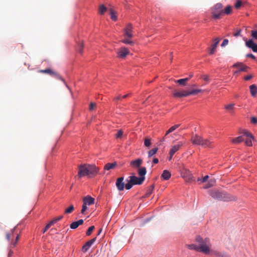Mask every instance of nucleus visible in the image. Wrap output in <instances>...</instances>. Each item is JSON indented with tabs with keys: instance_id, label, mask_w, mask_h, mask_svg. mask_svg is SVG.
I'll use <instances>...</instances> for the list:
<instances>
[{
	"instance_id": "nucleus-1",
	"label": "nucleus",
	"mask_w": 257,
	"mask_h": 257,
	"mask_svg": "<svg viewBox=\"0 0 257 257\" xmlns=\"http://www.w3.org/2000/svg\"><path fill=\"white\" fill-rule=\"evenodd\" d=\"M98 168L95 165H81L79 166L78 175L79 178L86 176L89 177H92L98 174Z\"/></svg>"
},
{
	"instance_id": "nucleus-2",
	"label": "nucleus",
	"mask_w": 257,
	"mask_h": 257,
	"mask_svg": "<svg viewBox=\"0 0 257 257\" xmlns=\"http://www.w3.org/2000/svg\"><path fill=\"white\" fill-rule=\"evenodd\" d=\"M191 142L193 145H200L204 148L213 147V142L211 140L203 139L197 134L192 135Z\"/></svg>"
},
{
	"instance_id": "nucleus-3",
	"label": "nucleus",
	"mask_w": 257,
	"mask_h": 257,
	"mask_svg": "<svg viewBox=\"0 0 257 257\" xmlns=\"http://www.w3.org/2000/svg\"><path fill=\"white\" fill-rule=\"evenodd\" d=\"M196 240L199 244V251L205 254L209 253L211 247V244L209 238H205V239H203L200 236H198L196 238Z\"/></svg>"
},
{
	"instance_id": "nucleus-4",
	"label": "nucleus",
	"mask_w": 257,
	"mask_h": 257,
	"mask_svg": "<svg viewBox=\"0 0 257 257\" xmlns=\"http://www.w3.org/2000/svg\"><path fill=\"white\" fill-rule=\"evenodd\" d=\"M209 194L212 198L220 201H228L234 199L232 197L229 196L228 194L218 190H211L209 192Z\"/></svg>"
},
{
	"instance_id": "nucleus-5",
	"label": "nucleus",
	"mask_w": 257,
	"mask_h": 257,
	"mask_svg": "<svg viewBox=\"0 0 257 257\" xmlns=\"http://www.w3.org/2000/svg\"><path fill=\"white\" fill-rule=\"evenodd\" d=\"M211 14L213 19H219L223 16V5L217 3L211 8Z\"/></svg>"
},
{
	"instance_id": "nucleus-6",
	"label": "nucleus",
	"mask_w": 257,
	"mask_h": 257,
	"mask_svg": "<svg viewBox=\"0 0 257 257\" xmlns=\"http://www.w3.org/2000/svg\"><path fill=\"white\" fill-rule=\"evenodd\" d=\"M243 142L245 146L251 147L252 146V141L255 142L256 139L251 133L247 131H243Z\"/></svg>"
},
{
	"instance_id": "nucleus-7",
	"label": "nucleus",
	"mask_w": 257,
	"mask_h": 257,
	"mask_svg": "<svg viewBox=\"0 0 257 257\" xmlns=\"http://www.w3.org/2000/svg\"><path fill=\"white\" fill-rule=\"evenodd\" d=\"M129 178L131 183L133 184V185H141L145 179V177H137L135 176H131L129 177Z\"/></svg>"
},
{
	"instance_id": "nucleus-8",
	"label": "nucleus",
	"mask_w": 257,
	"mask_h": 257,
	"mask_svg": "<svg viewBox=\"0 0 257 257\" xmlns=\"http://www.w3.org/2000/svg\"><path fill=\"white\" fill-rule=\"evenodd\" d=\"M181 174L182 177L186 182H190L193 180V176L189 170L184 169L182 170Z\"/></svg>"
},
{
	"instance_id": "nucleus-9",
	"label": "nucleus",
	"mask_w": 257,
	"mask_h": 257,
	"mask_svg": "<svg viewBox=\"0 0 257 257\" xmlns=\"http://www.w3.org/2000/svg\"><path fill=\"white\" fill-rule=\"evenodd\" d=\"M220 41V39L216 38L213 40V44H212L210 47L208 48L209 51V54L210 55H213L216 51V49L218 46V43Z\"/></svg>"
},
{
	"instance_id": "nucleus-10",
	"label": "nucleus",
	"mask_w": 257,
	"mask_h": 257,
	"mask_svg": "<svg viewBox=\"0 0 257 257\" xmlns=\"http://www.w3.org/2000/svg\"><path fill=\"white\" fill-rule=\"evenodd\" d=\"M124 36L128 38L133 37V26L131 24H128L124 29Z\"/></svg>"
},
{
	"instance_id": "nucleus-11",
	"label": "nucleus",
	"mask_w": 257,
	"mask_h": 257,
	"mask_svg": "<svg viewBox=\"0 0 257 257\" xmlns=\"http://www.w3.org/2000/svg\"><path fill=\"white\" fill-rule=\"evenodd\" d=\"M124 178L121 177L116 179L115 185L117 190L119 191H123L124 188V183L123 182Z\"/></svg>"
},
{
	"instance_id": "nucleus-12",
	"label": "nucleus",
	"mask_w": 257,
	"mask_h": 257,
	"mask_svg": "<svg viewBox=\"0 0 257 257\" xmlns=\"http://www.w3.org/2000/svg\"><path fill=\"white\" fill-rule=\"evenodd\" d=\"M245 46L251 49L252 51L254 52H257V44L253 42L252 39H249L248 40H245Z\"/></svg>"
},
{
	"instance_id": "nucleus-13",
	"label": "nucleus",
	"mask_w": 257,
	"mask_h": 257,
	"mask_svg": "<svg viewBox=\"0 0 257 257\" xmlns=\"http://www.w3.org/2000/svg\"><path fill=\"white\" fill-rule=\"evenodd\" d=\"M129 50L125 47L121 48L117 52V56L120 58H123L128 55Z\"/></svg>"
},
{
	"instance_id": "nucleus-14",
	"label": "nucleus",
	"mask_w": 257,
	"mask_h": 257,
	"mask_svg": "<svg viewBox=\"0 0 257 257\" xmlns=\"http://www.w3.org/2000/svg\"><path fill=\"white\" fill-rule=\"evenodd\" d=\"M96 237H94L90 240L88 241L85 244L82 246V250L83 252H86L92 244L95 241Z\"/></svg>"
},
{
	"instance_id": "nucleus-15",
	"label": "nucleus",
	"mask_w": 257,
	"mask_h": 257,
	"mask_svg": "<svg viewBox=\"0 0 257 257\" xmlns=\"http://www.w3.org/2000/svg\"><path fill=\"white\" fill-rule=\"evenodd\" d=\"M183 144L181 142H179L177 145H175L171 148L170 150L169 154L174 155V154L178 151L180 148L183 146Z\"/></svg>"
},
{
	"instance_id": "nucleus-16",
	"label": "nucleus",
	"mask_w": 257,
	"mask_h": 257,
	"mask_svg": "<svg viewBox=\"0 0 257 257\" xmlns=\"http://www.w3.org/2000/svg\"><path fill=\"white\" fill-rule=\"evenodd\" d=\"M94 199L90 196H87L83 198V203L86 205H91L94 203Z\"/></svg>"
},
{
	"instance_id": "nucleus-17",
	"label": "nucleus",
	"mask_w": 257,
	"mask_h": 257,
	"mask_svg": "<svg viewBox=\"0 0 257 257\" xmlns=\"http://www.w3.org/2000/svg\"><path fill=\"white\" fill-rule=\"evenodd\" d=\"M234 67H238L239 70L235 72V73H237L240 71H247L248 67L244 65H243L241 63H236L233 65Z\"/></svg>"
},
{
	"instance_id": "nucleus-18",
	"label": "nucleus",
	"mask_w": 257,
	"mask_h": 257,
	"mask_svg": "<svg viewBox=\"0 0 257 257\" xmlns=\"http://www.w3.org/2000/svg\"><path fill=\"white\" fill-rule=\"evenodd\" d=\"M174 97H182L189 96L188 91L183 90L182 91L175 92L173 94Z\"/></svg>"
},
{
	"instance_id": "nucleus-19",
	"label": "nucleus",
	"mask_w": 257,
	"mask_h": 257,
	"mask_svg": "<svg viewBox=\"0 0 257 257\" xmlns=\"http://www.w3.org/2000/svg\"><path fill=\"white\" fill-rule=\"evenodd\" d=\"M141 159H137L131 162L130 165L133 168H139L142 164Z\"/></svg>"
},
{
	"instance_id": "nucleus-20",
	"label": "nucleus",
	"mask_w": 257,
	"mask_h": 257,
	"mask_svg": "<svg viewBox=\"0 0 257 257\" xmlns=\"http://www.w3.org/2000/svg\"><path fill=\"white\" fill-rule=\"evenodd\" d=\"M242 135L238 137L233 138L231 140V142L234 144H238L243 142V131L241 133Z\"/></svg>"
},
{
	"instance_id": "nucleus-21",
	"label": "nucleus",
	"mask_w": 257,
	"mask_h": 257,
	"mask_svg": "<svg viewBox=\"0 0 257 257\" xmlns=\"http://www.w3.org/2000/svg\"><path fill=\"white\" fill-rule=\"evenodd\" d=\"M84 222L83 219H79L77 221L73 222L70 225L71 229H75L77 228L79 225L82 224Z\"/></svg>"
},
{
	"instance_id": "nucleus-22",
	"label": "nucleus",
	"mask_w": 257,
	"mask_h": 257,
	"mask_svg": "<svg viewBox=\"0 0 257 257\" xmlns=\"http://www.w3.org/2000/svg\"><path fill=\"white\" fill-rule=\"evenodd\" d=\"M250 94L252 97H255L257 94V86L252 84L249 86Z\"/></svg>"
},
{
	"instance_id": "nucleus-23",
	"label": "nucleus",
	"mask_w": 257,
	"mask_h": 257,
	"mask_svg": "<svg viewBox=\"0 0 257 257\" xmlns=\"http://www.w3.org/2000/svg\"><path fill=\"white\" fill-rule=\"evenodd\" d=\"M215 182L216 181L214 178H211L208 180V183L203 187V188L204 189H207L211 187L214 185Z\"/></svg>"
},
{
	"instance_id": "nucleus-24",
	"label": "nucleus",
	"mask_w": 257,
	"mask_h": 257,
	"mask_svg": "<svg viewBox=\"0 0 257 257\" xmlns=\"http://www.w3.org/2000/svg\"><path fill=\"white\" fill-rule=\"evenodd\" d=\"M117 166V163L114 162L112 163H107L104 167V170H109L114 169Z\"/></svg>"
},
{
	"instance_id": "nucleus-25",
	"label": "nucleus",
	"mask_w": 257,
	"mask_h": 257,
	"mask_svg": "<svg viewBox=\"0 0 257 257\" xmlns=\"http://www.w3.org/2000/svg\"><path fill=\"white\" fill-rule=\"evenodd\" d=\"M39 72L42 73L48 74L52 77L54 74H55V71H53L52 69L50 68H48L44 70H40L39 71Z\"/></svg>"
},
{
	"instance_id": "nucleus-26",
	"label": "nucleus",
	"mask_w": 257,
	"mask_h": 257,
	"mask_svg": "<svg viewBox=\"0 0 257 257\" xmlns=\"http://www.w3.org/2000/svg\"><path fill=\"white\" fill-rule=\"evenodd\" d=\"M171 174L169 171L168 170H164L163 172V174L161 175V177H162L164 180H168L171 177Z\"/></svg>"
},
{
	"instance_id": "nucleus-27",
	"label": "nucleus",
	"mask_w": 257,
	"mask_h": 257,
	"mask_svg": "<svg viewBox=\"0 0 257 257\" xmlns=\"http://www.w3.org/2000/svg\"><path fill=\"white\" fill-rule=\"evenodd\" d=\"M189 80V78H186L184 79H180L178 80L175 81L176 82L179 83L180 85L182 86H185L186 85V82Z\"/></svg>"
},
{
	"instance_id": "nucleus-28",
	"label": "nucleus",
	"mask_w": 257,
	"mask_h": 257,
	"mask_svg": "<svg viewBox=\"0 0 257 257\" xmlns=\"http://www.w3.org/2000/svg\"><path fill=\"white\" fill-rule=\"evenodd\" d=\"M147 171L145 167L140 168L138 171V174L140 176V177H145V175L146 174Z\"/></svg>"
},
{
	"instance_id": "nucleus-29",
	"label": "nucleus",
	"mask_w": 257,
	"mask_h": 257,
	"mask_svg": "<svg viewBox=\"0 0 257 257\" xmlns=\"http://www.w3.org/2000/svg\"><path fill=\"white\" fill-rule=\"evenodd\" d=\"M232 11V7L230 5H228L224 9H223V15H229Z\"/></svg>"
},
{
	"instance_id": "nucleus-30",
	"label": "nucleus",
	"mask_w": 257,
	"mask_h": 257,
	"mask_svg": "<svg viewBox=\"0 0 257 257\" xmlns=\"http://www.w3.org/2000/svg\"><path fill=\"white\" fill-rule=\"evenodd\" d=\"M109 14L110 15L111 19L114 21H115L117 20V16L116 15L115 12L111 9L109 10Z\"/></svg>"
},
{
	"instance_id": "nucleus-31",
	"label": "nucleus",
	"mask_w": 257,
	"mask_h": 257,
	"mask_svg": "<svg viewBox=\"0 0 257 257\" xmlns=\"http://www.w3.org/2000/svg\"><path fill=\"white\" fill-rule=\"evenodd\" d=\"M154 188H155V185H152L151 186H150L149 187V188L148 189L147 191V192L146 193V195H145L146 197H149V196H150L151 195V194L152 193L153 191Z\"/></svg>"
},
{
	"instance_id": "nucleus-32",
	"label": "nucleus",
	"mask_w": 257,
	"mask_h": 257,
	"mask_svg": "<svg viewBox=\"0 0 257 257\" xmlns=\"http://www.w3.org/2000/svg\"><path fill=\"white\" fill-rule=\"evenodd\" d=\"M180 126V124H176L172 127H171L166 132L165 134V136H167L169 134L173 132L174 131H175L176 128H177Z\"/></svg>"
},
{
	"instance_id": "nucleus-33",
	"label": "nucleus",
	"mask_w": 257,
	"mask_h": 257,
	"mask_svg": "<svg viewBox=\"0 0 257 257\" xmlns=\"http://www.w3.org/2000/svg\"><path fill=\"white\" fill-rule=\"evenodd\" d=\"M97 105L96 103L91 102L89 106V111H97Z\"/></svg>"
},
{
	"instance_id": "nucleus-34",
	"label": "nucleus",
	"mask_w": 257,
	"mask_h": 257,
	"mask_svg": "<svg viewBox=\"0 0 257 257\" xmlns=\"http://www.w3.org/2000/svg\"><path fill=\"white\" fill-rule=\"evenodd\" d=\"M107 11V8L103 5L99 6L98 12L100 15H103L104 13Z\"/></svg>"
},
{
	"instance_id": "nucleus-35",
	"label": "nucleus",
	"mask_w": 257,
	"mask_h": 257,
	"mask_svg": "<svg viewBox=\"0 0 257 257\" xmlns=\"http://www.w3.org/2000/svg\"><path fill=\"white\" fill-rule=\"evenodd\" d=\"M158 150V149L157 148H154V149L151 150L150 151H149L148 152V157L151 158L153 155L156 154V153L157 152Z\"/></svg>"
},
{
	"instance_id": "nucleus-36",
	"label": "nucleus",
	"mask_w": 257,
	"mask_h": 257,
	"mask_svg": "<svg viewBox=\"0 0 257 257\" xmlns=\"http://www.w3.org/2000/svg\"><path fill=\"white\" fill-rule=\"evenodd\" d=\"M128 38L125 37L124 39L121 40V42L125 44L133 45L134 44V42Z\"/></svg>"
},
{
	"instance_id": "nucleus-37",
	"label": "nucleus",
	"mask_w": 257,
	"mask_h": 257,
	"mask_svg": "<svg viewBox=\"0 0 257 257\" xmlns=\"http://www.w3.org/2000/svg\"><path fill=\"white\" fill-rule=\"evenodd\" d=\"M187 246H188V248H189L190 249H194L196 251H199V247L198 245H195L194 244H191L187 245Z\"/></svg>"
},
{
	"instance_id": "nucleus-38",
	"label": "nucleus",
	"mask_w": 257,
	"mask_h": 257,
	"mask_svg": "<svg viewBox=\"0 0 257 257\" xmlns=\"http://www.w3.org/2000/svg\"><path fill=\"white\" fill-rule=\"evenodd\" d=\"M74 209V207L73 205H70L68 208H66L65 210V213L69 214L71 213Z\"/></svg>"
},
{
	"instance_id": "nucleus-39",
	"label": "nucleus",
	"mask_w": 257,
	"mask_h": 257,
	"mask_svg": "<svg viewBox=\"0 0 257 257\" xmlns=\"http://www.w3.org/2000/svg\"><path fill=\"white\" fill-rule=\"evenodd\" d=\"M53 77L56 78V79L60 80L61 81H63L64 83H65V81L64 80V79L57 72H55V74H54Z\"/></svg>"
},
{
	"instance_id": "nucleus-40",
	"label": "nucleus",
	"mask_w": 257,
	"mask_h": 257,
	"mask_svg": "<svg viewBox=\"0 0 257 257\" xmlns=\"http://www.w3.org/2000/svg\"><path fill=\"white\" fill-rule=\"evenodd\" d=\"M53 77L56 78V79L60 80L61 81H63L64 83H65V81L64 80V79L57 72H55V74H54Z\"/></svg>"
},
{
	"instance_id": "nucleus-41",
	"label": "nucleus",
	"mask_w": 257,
	"mask_h": 257,
	"mask_svg": "<svg viewBox=\"0 0 257 257\" xmlns=\"http://www.w3.org/2000/svg\"><path fill=\"white\" fill-rule=\"evenodd\" d=\"M151 145V139L146 138L144 141V145L147 147H149Z\"/></svg>"
},
{
	"instance_id": "nucleus-42",
	"label": "nucleus",
	"mask_w": 257,
	"mask_h": 257,
	"mask_svg": "<svg viewBox=\"0 0 257 257\" xmlns=\"http://www.w3.org/2000/svg\"><path fill=\"white\" fill-rule=\"evenodd\" d=\"M78 51L79 52V53L81 54H82V52H83V43L82 42H80L78 44Z\"/></svg>"
},
{
	"instance_id": "nucleus-43",
	"label": "nucleus",
	"mask_w": 257,
	"mask_h": 257,
	"mask_svg": "<svg viewBox=\"0 0 257 257\" xmlns=\"http://www.w3.org/2000/svg\"><path fill=\"white\" fill-rule=\"evenodd\" d=\"M94 226H91L90 227H89L86 231V235L89 236L91 234V233L93 231V230H94Z\"/></svg>"
},
{
	"instance_id": "nucleus-44",
	"label": "nucleus",
	"mask_w": 257,
	"mask_h": 257,
	"mask_svg": "<svg viewBox=\"0 0 257 257\" xmlns=\"http://www.w3.org/2000/svg\"><path fill=\"white\" fill-rule=\"evenodd\" d=\"M251 36L253 39L257 40V30H252L251 31Z\"/></svg>"
},
{
	"instance_id": "nucleus-45",
	"label": "nucleus",
	"mask_w": 257,
	"mask_h": 257,
	"mask_svg": "<svg viewBox=\"0 0 257 257\" xmlns=\"http://www.w3.org/2000/svg\"><path fill=\"white\" fill-rule=\"evenodd\" d=\"M16 227H14L13 229L11 230V232L8 233L6 234V238L9 240L11 238V235L13 234L14 232Z\"/></svg>"
},
{
	"instance_id": "nucleus-46",
	"label": "nucleus",
	"mask_w": 257,
	"mask_h": 257,
	"mask_svg": "<svg viewBox=\"0 0 257 257\" xmlns=\"http://www.w3.org/2000/svg\"><path fill=\"white\" fill-rule=\"evenodd\" d=\"M202 91L201 89H193L191 91H188L189 95L195 94L197 93L200 92Z\"/></svg>"
},
{
	"instance_id": "nucleus-47",
	"label": "nucleus",
	"mask_w": 257,
	"mask_h": 257,
	"mask_svg": "<svg viewBox=\"0 0 257 257\" xmlns=\"http://www.w3.org/2000/svg\"><path fill=\"white\" fill-rule=\"evenodd\" d=\"M208 178L209 177L207 175L204 176L202 179L198 178L197 181H200L201 183H204L208 180Z\"/></svg>"
},
{
	"instance_id": "nucleus-48",
	"label": "nucleus",
	"mask_w": 257,
	"mask_h": 257,
	"mask_svg": "<svg viewBox=\"0 0 257 257\" xmlns=\"http://www.w3.org/2000/svg\"><path fill=\"white\" fill-rule=\"evenodd\" d=\"M133 186V184L131 183L130 180H129V181L125 185H124V187L125 189L127 190H130V189H131Z\"/></svg>"
},
{
	"instance_id": "nucleus-49",
	"label": "nucleus",
	"mask_w": 257,
	"mask_h": 257,
	"mask_svg": "<svg viewBox=\"0 0 257 257\" xmlns=\"http://www.w3.org/2000/svg\"><path fill=\"white\" fill-rule=\"evenodd\" d=\"M242 5V2L240 0H237L235 4V7L236 9H239Z\"/></svg>"
},
{
	"instance_id": "nucleus-50",
	"label": "nucleus",
	"mask_w": 257,
	"mask_h": 257,
	"mask_svg": "<svg viewBox=\"0 0 257 257\" xmlns=\"http://www.w3.org/2000/svg\"><path fill=\"white\" fill-rule=\"evenodd\" d=\"M233 104H230L229 105H227L225 106V109L227 111H231L233 110Z\"/></svg>"
},
{
	"instance_id": "nucleus-51",
	"label": "nucleus",
	"mask_w": 257,
	"mask_h": 257,
	"mask_svg": "<svg viewBox=\"0 0 257 257\" xmlns=\"http://www.w3.org/2000/svg\"><path fill=\"white\" fill-rule=\"evenodd\" d=\"M87 205H85L83 203V205H82V209H81V213L82 214H84L85 211L87 210Z\"/></svg>"
},
{
	"instance_id": "nucleus-52",
	"label": "nucleus",
	"mask_w": 257,
	"mask_h": 257,
	"mask_svg": "<svg viewBox=\"0 0 257 257\" xmlns=\"http://www.w3.org/2000/svg\"><path fill=\"white\" fill-rule=\"evenodd\" d=\"M122 135H123V132L120 130L117 132V133L116 134V138H120V137H121Z\"/></svg>"
},
{
	"instance_id": "nucleus-53",
	"label": "nucleus",
	"mask_w": 257,
	"mask_h": 257,
	"mask_svg": "<svg viewBox=\"0 0 257 257\" xmlns=\"http://www.w3.org/2000/svg\"><path fill=\"white\" fill-rule=\"evenodd\" d=\"M250 122L252 124H256L257 123V118L255 117H251L250 118Z\"/></svg>"
},
{
	"instance_id": "nucleus-54",
	"label": "nucleus",
	"mask_w": 257,
	"mask_h": 257,
	"mask_svg": "<svg viewBox=\"0 0 257 257\" xmlns=\"http://www.w3.org/2000/svg\"><path fill=\"white\" fill-rule=\"evenodd\" d=\"M228 43V40L227 39H224L221 46V47H224L227 45Z\"/></svg>"
},
{
	"instance_id": "nucleus-55",
	"label": "nucleus",
	"mask_w": 257,
	"mask_h": 257,
	"mask_svg": "<svg viewBox=\"0 0 257 257\" xmlns=\"http://www.w3.org/2000/svg\"><path fill=\"white\" fill-rule=\"evenodd\" d=\"M19 240V235L18 234L17 237H16V238L15 242L12 243V245H13V247L16 246V245L17 244V243L18 242Z\"/></svg>"
},
{
	"instance_id": "nucleus-56",
	"label": "nucleus",
	"mask_w": 257,
	"mask_h": 257,
	"mask_svg": "<svg viewBox=\"0 0 257 257\" xmlns=\"http://www.w3.org/2000/svg\"><path fill=\"white\" fill-rule=\"evenodd\" d=\"M241 30L240 29L238 30L236 33L233 34V36L235 37H237L240 35Z\"/></svg>"
},
{
	"instance_id": "nucleus-57",
	"label": "nucleus",
	"mask_w": 257,
	"mask_h": 257,
	"mask_svg": "<svg viewBox=\"0 0 257 257\" xmlns=\"http://www.w3.org/2000/svg\"><path fill=\"white\" fill-rule=\"evenodd\" d=\"M252 77L253 76L252 75H248L244 77V80L247 81L251 79Z\"/></svg>"
},
{
	"instance_id": "nucleus-58",
	"label": "nucleus",
	"mask_w": 257,
	"mask_h": 257,
	"mask_svg": "<svg viewBox=\"0 0 257 257\" xmlns=\"http://www.w3.org/2000/svg\"><path fill=\"white\" fill-rule=\"evenodd\" d=\"M201 78L204 80L205 81H208L209 80V77L208 76L206 75H202Z\"/></svg>"
},
{
	"instance_id": "nucleus-59",
	"label": "nucleus",
	"mask_w": 257,
	"mask_h": 257,
	"mask_svg": "<svg viewBox=\"0 0 257 257\" xmlns=\"http://www.w3.org/2000/svg\"><path fill=\"white\" fill-rule=\"evenodd\" d=\"M246 57H249L251 58L252 59H255V57L252 54H248L246 55Z\"/></svg>"
},
{
	"instance_id": "nucleus-60",
	"label": "nucleus",
	"mask_w": 257,
	"mask_h": 257,
	"mask_svg": "<svg viewBox=\"0 0 257 257\" xmlns=\"http://www.w3.org/2000/svg\"><path fill=\"white\" fill-rule=\"evenodd\" d=\"M63 218V216H60L58 217L54 218V220L55 221V223H56L57 221L60 220Z\"/></svg>"
},
{
	"instance_id": "nucleus-61",
	"label": "nucleus",
	"mask_w": 257,
	"mask_h": 257,
	"mask_svg": "<svg viewBox=\"0 0 257 257\" xmlns=\"http://www.w3.org/2000/svg\"><path fill=\"white\" fill-rule=\"evenodd\" d=\"M55 223V221L54 220V219H53L52 220H51V221H50L48 224L47 225L49 226V227H50L52 225H53V224H54Z\"/></svg>"
},
{
	"instance_id": "nucleus-62",
	"label": "nucleus",
	"mask_w": 257,
	"mask_h": 257,
	"mask_svg": "<svg viewBox=\"0 0 257 257\" xmlns=\"http://www.w3.org/2000/svg\"><path fill=\"white\" fill-rule=\"evenodd\" d=\"M55 223V221L54 220V219H53L52 220H51V221H50L48 224L47 225L49 226V227H50L52 225H53V224H54Z\"/></svg>"
},
{
	"instance_id": "nucleus-63",
	"label": "nucleus",
	"mask_w": 257,
	"mask_h": 257,
	"mask_svg": "<svg viewBox=\"0 0 257 257\" xmlns=\"http://www.w3.org/2000/svg\"><path fill=\"white\" fill-rule=\"evenodd\" d=\"M131 95H132V93H129L128 94H125V95H123L122 96H121V98H126L130 97Z\"/></svg>"
},
{
	"instance_id": "nucleus-64",
	"label": "nucleus",
	"mask_w": 257,
	"mask_h": 257,
	"mask_svg": "<svg viewBox=\"0 0 257 257\" xmlns=\"http://www.w3.org/2000/svg\"><path fill=\"white\" fill-rule=\"evenodd\" d=\"M121 98V96L119 95H118L117 96L114 97L113 99V100L114 101H118V100H120Z\"/></svg>"
}]
</instances>
